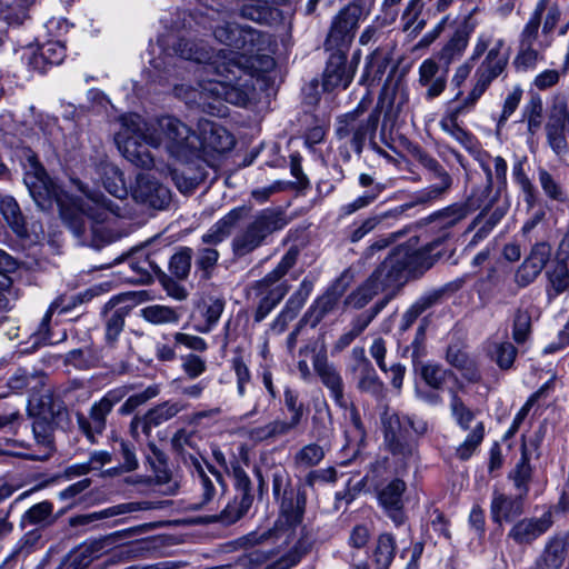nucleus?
Here are the masks:
<instances>
[{"label":"nucleus","instance_id":"1","mask_svg":"<svg viewBox=\"0 0 569 569\" xmlns=\"http://www.w3.org/2000/svg\"><path fill=\"white\" fill-rule=\"evenodd\" d=\"M174 50L181 58L202 64L198 88L176 87V96L212 116L226 114L224 101L246 106L254 90L253 77L269 72L274 67L270 54L257 50L249 52L250 56L227 49L213 53L203 46L183 39L179 40Z\"/></svg>","mask_w":569,"mask_h":569},{"label":"nucleus","instance_id":"2","mask_svg":"<svg viewBox=\"0 0 569 569\" xmlns=\"http://www.w3.org/2000/svg\"><path fill=\"white\" fill-rule=\"evenodd\" d=\"M124 124L141 134L147 146L163 147L174 160H190L200 152L198 136L176 117L163 116L146 122L138 114H129Z\"/></svg>","mask_w":569,"mask_h":569},{"label":"nucleus","instance_id":"3","mask_svg":"<svg viewBox=\"0 0 569 569\" xmlns=\"http://www.w3.org/2000/svg\"><path fill=\"white\" fill-rule=\"evenodd\" d=\"M398 99L397 111L408 101V92L405 88H385L379 97L377 106L365 117L366 104L361 101L358 107L340 116L336 123V136L340 140H347L355 152L360 154L366 141L372 140L380 121L382 108L386 102L392 107L393 100Z\"/></svg>","mask_w":569,"mask_h":569},{"label":"nucleus","instance_id":"4","mask_svg":"<svg viewBox=\"0 0 569 569\" xmlns=\"http://www.w3.org/2000/svg\"><path fill=\"white\" fill-rule=\"evenodd\" d=\"M381 426L385 447L396 460L408 463L418 457V438L427 433V421L387 408L381 415Z\"/></svg>","mask_w":569,"mask_h":569},{"label":"nucleus","instance_id":"5","mask_svg":"<svg viewBox=\"0 0 569 569\" xmlns=\"http://www.w3.org/2000/svg\"><path fill=\"white\" fill-rule=\"evenodd\" d=\"M486 53L472 78V88L469 100L481 98L492 81L506 69L510 50L506 47L503 38H495L490 31H482L477 36L472 47L471 61H478Z\"/></svg>","mask_w":569,"mask_h":569},{"label":"nucleus","instance_id":"6","mask_svg":"<svg viewBox=\"0 0 569 569\" xmlns=\"http://www.w3.org/2000/svg\"><path fill=\"white\" fill-rule=\"evenodd\" d=\"M289 223L286 212L279 208H266L256 212L240 228L231 240V251L236 258H243L262 247Z\"/></svg>","mask_w":569,"mask_h":569},{"label":"nucleus","instance_id":"7","mask_svg":"<svg viewBox=\"0 0 569 569\" xmlns=\"http://www.w3.org/2000/svg\"><path fill=\"white\" fill-rule=\"evenodd\" d=\"M299 253L296 246L290 247L276 268L252 286L254 293L261 297L254 313L256 322H261L288 293L290 286L280 280L296 266Z\"/></svg>","mask_w":569,"mask_h":569},{"label":"nucleus","instance_id":"8","mask_svg":"<svg viewBox=\"0 0 569 569\" xmlns=\"http://www.w3.org/2000/svg\"><path fill=\"white\" fill-rule=\"evenodd\" d=\"M280 505V516L273 528L256 530L243 536L240 541L246 547H253L268 541L274 542L286 531L282 522L288 528L295 527L302 521L306 508V493L303 490H296L276 500Z\"/></svg>","mask_w":569,"mask_h":569},{"label":"nucleus","instance_id":"9","mask_svg":"<svg viewBox=\"0 0 569 569\" xmlns=\"http://www.w3.org/2000/svg\"><path fill=\"white\" fill-rule=\"evenodd\" d=\"M81 214L73 217L69 222V229L72 233L87 241V233L91 232L96 234L100 231L93 222H103L109 214L120 216V209L114 206L112 201L107 199L101 193H90L87 196V200L81 204Z\"/></svg>","mask_w":569,"mask_h":569},{"label":"nucleus","instance_id":"10","mask_svg":"<svg viewBox=\"0 0 569 569\" xmlns=\"http://www.w3.org/2000/svg\"><path fill=\"white\" fill-rule=\"evenodd\" d=\"M124 395L123 389L110 390L91 405L88 416L77 411L78 427L91 443H96L97 437L103 433L108 416L112 412L114 406L123 399Z\"/></svg>","mask_w":569,"mask_h":569},{"label":"nucleus","instance_id":"11","mask_svg":"<svg viewBox=\"0 0 569 569\" xmlns=\"http://www.w3.org/2000/svg\"><path fill=\"white\" fill-rule=\"evenodd\" d=\"M213 36L219 42L246 52L262 51L267 43L264 33L251 27L229 21L216 26Z\"/></svg>","mask_w":569,"mask_h":569},{"label":"nucleus","instance_id":"12","mask_svg":"<svg viewBox=\"0 0 569 569\" xmlns=\"http://www.w3.org/2000/svg\"><path fill=\"white\" fill-rule=\"evenodd\" d=\"M477 10L478 7L475 6L471 12L463 18L461 23L443 42L442 47L436 54L438 60L437 62L449 69L452 63L459 61L463 57L469 46L470 37L477 27V21L472 19V16Z\"/></svg>","mask_w":569,"mask_h":569},{"label":"nucleus","instance_id":"13","mask_svg":"<svg viewBox=\"0 0 569 569\" xmlns=\"http://www.w3.org/2000/svg\"><path fill=\"white\" fill-rule=\"evenodd\" d=\"M403 263V254L396 248L370 274L371 281L389 298L408 282Z\"/></svg>","mask_w":569,"mask_h":569},{"label":"nucleus","instance_id":"14","mask_svg":"<svg viewBox=\"0 0 569 569\" xmlns=\"http://www.w3.org/2000/svg\"><path fill=\"white\" fill-rule=\"evenodd\" d=\"M311 351L313 369L319 376L321 382L330 391V396L335 402L342 408H347V401L343 393V380L335 365L329 362L325 349L316 350V346H306L300 349V355H307Z\"/></svg>","mask_w":569,"mask_h":569},{"label":"nucleus","instance_id":"15","mask_svg":"<svg viewBox=\"0 0 569 569\" xmlns=\"http://www.w3.org/2000/svg\"><path fill=\"white\" fill-rule=\"evenodd\" d=\"M360 16L361 9L358 6L349 4L341 9L331 22L326 40L327 48L330 50L348 48L355 37Z\"/></svg>","mask_w":569,"mask_h":569},{"label":"nucleus","instance_id":"16","mask_svg":"<svg viewBox=\"0 0 569 569\" xmlns=\"http://www.w3.org/2000/svg\"><path fill=\"white\" fill-rule=\"evenodd\" d=\"M482 170L486 173V183L481 187H477L472 190L471 194L468 197L467 201L463 203L468 206L469 212L473 210L481 209V213H479L471 224L468 227L467 231H471L477 228V226L486 217L487 212L493 208L498 201L506 200L501 197V188L498 187L493 190L492 187V171L491 168L485 162H480Z\"/></svg>","mask_w":569,"mask_h":569},{"label":"nucleus","instance_id":"17","mask_svg":"<svg viewBox=\"0 0 569 569\" xmlns=\"http://www.w3.org/2000/svg\"><path fill=\"white\" fill-rule=\"evenodd\" d=\"M200 492V500L194 505L196 509L208 506L217 496L218 487H222V477L206 460L198 461L189 457V468Z\"/></svg>","mask_w":569,"mask_h":569},{"label":"nucleus","instance_id":"18","mask_svg":"<svg viewBox=\"0 0 569 569\" xmlns=\"http://www.w3.org/2000/svg\"><path fill=\"white\" fill-rule=\"evenodd\" d=\"M132 197L137 202L158 210L167 208L171 201L170 190L149 173L137 176Z\"/></svg>","mask_w":569,"mask_h":569},{"label":"nucleus","instance_id":"19","mask_svg":"<svg viewBox=\"0 0 569 569\" xmlns=\"http://www.w3.org/2000/svg\"><path fill=\"white\" fill-rule=\"evenodd\" d=\"M448 68L436 59H425L418 68V86L425 90L423 97L430 101L440 97L448 83Z\"/></svg>","mask_w":569,"mask_h":569},{"label":"nucleus","instance_id":"20","mask_svg":"<svg viewBox=\"0 0 569 569\" xmlns=\"http://www.w3.org/2000/svg\"><path fill=\"white\" fill-rule=\"evenodd\" d=\"M423 168L429 171V179L437 180L429 187L418 191L411 203L407 204V208L433 202L446 194L452 186V178L445 170V168L431 157Z\"/></svg>","mask_w":569,"mask_h":569},{"label":"nucleus","instance_id":"21","mask_svg":"<svg viewBox=\"0 0 569 569\" xmlns=\"http://www.w3.org/2000/svg\"><path fill=\"white\" fill-rule=\"evenodd\" d=\"M423 168L429 171V179L437 180L429 187L418 191L411 203L407 204V208L433 202L446 194L452 186V178L445 170V168L431 157Z\"/></svg>","mask_w":569,"mask_h":569},{"label":"nucleus","instance_id":"22","mask_svg":"<svg viewBox=\"0 0 569 569\" xmlns=\"http://www.w3.org/2000/svg\"><path fill=\"white\" fill-rule=\"evenodd\" d=\"M449 233L446 232L442 237L420 250L411 251L406 247H398V252L403 254V269L407 273V279L418 278L422 276L427 270H429L436 261L441 257L440 252L433 253L436 247L440 244V242L448 238Z\"/></svg>","mask_w":569,"mask_h":569},{"label":"nucleus","instance_id":"23","mask_svg":"<svg viewBox=\"0 0 569 569\" xmlns=\"http://www.w3.org/2000/svg\"><path fill=\"white\" fill-rule=\"evenodd\" d=\"M350 280L351 278L347 273L341 274L335 284L311 305L301 322H309L311 327H316L327 315L336 309Z\"/></svg>","mask_w":569,"mask_h":569},{"label":"nucleus","instance_id":"24","mask_svg":"<svg viewBox=\"0 0 569 569\" xmlns=\"http://www.w3.org/2000/svg\"><path fill=\"white\" fill-rule=\"evenodd\" d=\"M179 166L170 169L171 179L182 193L192 192L204 179V161L200 152L190 160H177Z\"/></svg>","mask_w":569,"mask_h":569},{"label":"nucleus","instance_id":"25","mask_svg":"<svg viewBox=\"0 0 569 569\" xmlns=\"http://www.w3.org/2000/svg\"><path fill=\"white\" fill-rule=\"evenodd\" d=\"M24 183L34 202L46 208L56 194L54 184L48 177L44 168L34 159H29V169L24 174Z\"/></svg>","mask_w":569,"mask_h":569},{"label":"nucleus","instance_id":"26","mask_svg":"<svg viewBox=\"0 0 569 569\" xmlns=\"http://www.w3.org/2000/svg\"><path fill=\"white\" fill-rule=\"evenodd\" d=\"M480 98H475L472 101L469 100V93L465 99L461 100L453 109L446 113L439 121L441 130L452 137L463 148L471 150L475 147V139L471 133L466 131L458 123V119L461 114L472 110Z\"/></svg>","mask_w":569,"mask_h":569},{"label":"nucleus","instance_id":"27","mask_svg":"<svg viewBox=\"0 0 569 569\" xmlns=\"http://www.w3.org/2000/svg\"><path fill=\"white\" fill-rule=\"evenodd\" d=\"M356 66L347 63L346 52L336 49L328 59L322 84L326 90H335L337 88L346 89L353 79Z\"/></svg>","mask_w":569,"mask_h":569},{"label":"nucleus","instance_id":"28","mask_svg":"<svg viewBox=\"0 0 569 569\" xmlns=\"http://www.w3.org/2000/svg\"><path fill=\"white\" fill-rule=\"evenodd\" d=\"M540 441L541 437L539 435L528 439L526 437L522 438L521 457L509 475V478L513 481L516 489L521 496H526L528 492V486L532 477L530 461L533 456H537Z\"/></svg>","mask_w":569,"mask_h":569},{"label":"nucleus","instance_id":"29","mask_svg":"<svg viewBox=\"0 0 569 569\" xmlns=\"http://www.w3.org/2000/svg\"><path fill=\"white\" fill-rule=\"evenodd\" d=\"M313 290V282L305 278L296 292L288 299L283 309L270 325V331L281 335L300 312Z\"/></svg>","mask_w":569,"mask_h":569},{"label":"nucleus","instance_id":"30","mask_svg":"<svg viewBox=\"0 0 569 569\" xmlns=\"http://www.w3.org/2000/svg\"><path fill=\"white\" fill-rule=\"evenodd\" d=\"M406 489V482L396 478L382 485L378 490L379 503L397 526H400L405 521L402 496Z\"/></svg>","mask_w":569,"mask_h":569},{"label":"nucleus","instance_id":"31","mask_svg":"<svg viewBox=\"0 0 569 569\" xmlns=\"http://www.w3.org/2000/svg\"><path fill=\"white\" fill-rule=\"evenodd\" d=\"M200 149L224 152L233 147V137L219 123L201 119L198 123Z\"/></svg>","mask_w":569,"mask_h":569},{"label":"nucleus","instance_id":"32","mask_svg":"<svg viewBox=\"0 0 569 569\" xmlns=\"http://www.w3.org/2000/svg\"><path fill=\"white\" fill-rule=\"evenodd\" d=\"M129 116L122 117V126L126 129L127 138L123 144L120 147L124 158L132 164L142 169L156 168V161L149 149L143 137L139 133L133 132L130 128L124 124V119Z\"/></svg>","mask_w":569,"mask_h":569},{"label":"nucleus","instance_id":"33","mask_svg":"<svg viewBox=\"0 0 569 569\" xmlns=\"http://www.w3.org/2000/svg\"><path fill=\"white\" fill-rule=\"evenodd\" d=\"M251 208L248 206H239L231 209L202 236V242L208 244H218L227 239L237 228L239 222L250 214Z\"/></svg>","mask_w":569,"mask_h":569},{"label":"nucleus","instance_id":"34","mask_svg":"<svg viewBox=\"0 0 569 569\" xmlns=\"http://www.w3.org/2000/svg\"><path fill=\"white\" fill-rule=\"evenodd\" d=\"M551 525L550 512H546L539 518H525L511 527L508 538L512 539L517 545H530L543 535Z\"/></svg>","mask_w":569,"mask_h":569},{"label":"nucleus","instance_id":"35","mask_svg":"<svg viewBox=\"0 0 569 569\" xmlns=\"http://www.w3.org/2000/svg\"><path fill=\"white\" fill-rule=\"evenodd\" d=\"M567 538L562 536L550 537L536 558L531 569H560L567 557Z\"/></svg>","mask_w":569,"mask_h":569},{"label":"nucleus","instance_id":"36","mask_svg":"<svg viewBox=\"0 0 569 569\" xmlns=\"http://www.w3.org/2000/svg\"><path fill=\"white\" fill-rule=\"evenodd\" d=\"M523 496L519 493L517 497L507 496L495 491L490 505V513L493 522L502 523L511 521L523 512Z\"/></svg>","mask_w":569,"mask_h":569},{"label":"nucleus","instance_id":"37","mask_svg":"<svg viewBox=\"0 0 569 569\" xmlns=\"http://www.w3.org/2000/svg\"><path fill=\"white\" fill-rule=\"evenodd\" d=\"M198 437L194 431L179 429L171 438L173 451L181 458L183 465L189 468V457L204 461L198 450Z\"/></svg>","mask_w":569,"mask_h":569},{"label":"nucleus","instance_id":"38","mask_svg":"<svg viewBox=\"0 0 569 569\" xmlns=\"http://www.w3.org/2000/svg\"><path fill=\"white\" fill-rule=\"evenodd\" d=\"M198 309L203 320L196 322L193 329L199 333H208L219 321L224 309V300L210 297L203 300Z\"/></svg>","mask_w":569,"mask_h":569},{"label":"nucleus","instance_id":"39","mask_svg":"<svg viewBox=\"0 0 569 569\" xmlns=\"http://www.w3.org/2000/svg\"><path fill=\"white\" fill-rule=\"evenodd\" d=\"M128 313V308L118 307V302L113 299L104 306L106 339L108 342L113 343L117 341L119 335L123 330L124 320Z\"/></svg>","mask_w":569,"mask_h":569},{"label":"nucleus","instance_id":"40","mask_svg":"<svg viewBox=\"0 0 569 569\" xmlns=\"http://www.w3.org/2000/svg\"><path fill=\"white\" fill-rule=\"evenodd\" d=\"M32 431H33L34 440L42 448V452L37 456H32L31 458L34 460L47 459L53 451V425H52V422L43 416H38L33 419Z\"/></svg>","mask_w":569,"mask_h":569},{"label":"nucleus","instance_id":"41","mask_svg":"<svg viewBox=\"0 0 569 569\" xmlns=\"http://www.w3.org/2000/svg\"><path fill=\"white\" fill-rule=\"evenodd\" d=\"M99 171L106 190L120 200L126 199L129 192L121 170L112 163L101 162Z\"/></svg>","mask_w":569,"mask_h":569},{"label":"nucleus","instance_id":"42","mask_svg":"<svg viewBox=\"0 0 569 569\" xmlns=\"http://www.w3.org/2000/svg\"><path fill=\"white\" fill-rule=\"evenodd\" d=\"M253 497H241L236 495L231 501L218 515L210 518V521L220 522L224 526L232 525L240 520L251 508Z\"/></svg>","mask_w":569,"mask_h":569},{"label":"nucleus","instance_id":"43","mask_svg":"<svg viewBox=\"0 0 569 569\" xmlns=\"http://www.w3.org/2000/svg\"><path fill=\"white\" fill-rule=\"evenodd\" d=\"M468 214V206L455 203L430 214L426 218V223H435L439 229L448 230L462 221Z\"/></svg>","mask_w":569,"mask_h":569},{"label":"nucleus","instance_id":"44","mask_svg":"<svg viewBox=\"0 0 569 569\" xmlns=\"http://www.w3.org/2000/svg\"><path fill=\"white\" fill-rule=\"evenodd\" d=\"M566 260V258H558L546 273L549 282L547 295L550 299L569 291V269Z\"/></svg>","mask_w":569,"mask_h":569},{"label":"nucleus","instance_id":"45","mask_svg":"<svg viewBox=\"0 0 569 569\" xmlns=\"http://www.w3.org/2000/svg\"><path fill=\"white\" fill-rule=\"evenodd\" d=\"M0 212L17 236H27L26 220L14 198L10 196L0 197Z\"/></svg>","mask_w":569,"mask_h":569},{"label":"nucleus","instance_id":"46","mask_svg":"<svg viewBox=\"0 0 569 569\" xmlns=\"http://www.w3.org/2000/svg\"><path fill=\"white\" fill-rule=\"evenodd\" d=\"M93 298V292L91 290H87L84 292L73 295L69 298H58L56 299L47 310L39 329V333L47 332L49 328V323L51 321V317L57 309H61V312H68L69 310L76 308L78 305L90 301Z\"/></svg>","mask_w":569,"mask_h":569},{"label":"nucleus","instance_id":"47","mask_svg":"<svg viewBox=\"0 0 569 569\" xmlns=\"http://www.w3.org/2000/svg\"><path fill=\"white\" fill-rule=\"evenodd\" d=\"M140 316L147 322L156 326L176 325L181 317L176 308L163 305L147 306L140 310Z\"/></svg>","mask_w":569,"mask_h":569},{"label":"nucleus","instance_id":"48","mask_svg":"<svg viewBox=\"0 0 569 569\" xmlns=\"http://www.w3.org/2000/svg\"><path fill=\"white\" fill-rule=\"evenodd\" d=\"M186 408L187 405L182 403L181 401H164L159 403L158 406L147 411V428H154L171 420Z\"/></svg>","mask_w":569,"mask_h":569},{"label":"nucleus","instance_id":"49","mask_svg":"<svg viewBox=\"0 0 569 569\" xmlns=\"http://www.w3.org/2000/svg\"><path fill=\"white\" fill-rule=\"evenodd\" d=\"M441 291H435L420 297L413 305L401 317L400 330L407 331L415 321L422 315L427 309L435 306L441 298Z\"/></svg>","mask_w":569,"mask_h":569},{"label":"nucleus","instance_id":"50","mask_svg":"<svg viewBox=\"0 0 569 569\" xmlns=\"http://www.w3.org/2000/svg\"><path fill=\"white\" fill-rule=\"evenodd\" d=\"M545 130L569 132V110L566 98L563 96H556L553 98Z\"/></svg>","mask_w":569,"mask_h":569},{"label":"nucleus","instance_id":"51","mask_svg":"<svg viewBox=\"0 0 569 569\" xmlns=\"http://www.w3.org/2000/svg\"><path fill=\"white\" fill-rule=\"evenodd\" d=\"M396 556V540L390 533H381L373 550V561L377 569H389Z\"/></svg>","mask_w":569,"mask_h":569},{"label":"nucleus","instance_id":"52","mask_svg":"<svg viewBox=\"0 0 569 569\" xmlns=\"http://www.w3.org/2000/svg\"><path fill=\"white\" fill-rule=\"evenodd\" d=\"M130 269L136 273V281H149L152 274L162 273L154 257L148 254H137L128 260Z\"/></svg>","mask_w":569,"mask_h":569},{"label":"nucleus","instance_id":"53","mask_svg":"<svg viewBox=\"0 0 569 569\" xmlns=\"http://www.w3.org/2000/svg\"><path fill=\"white\" fill-rule=\"evenodd\" d=\"M325 458V450L318 443H308L300 448L293 456V466L306 470L318 466Z\"/></svg>","mask_w":569,"mask_h":569},{"label":"nucleus","instance_id":"54","mask_svg":"<svg viewBox=\"0 0 569 569\" xmlns=\"http://www.w3.org/2000/svg\"><path fill=\"white\" fill-rule=\"evenodd\" d=\"M422 0H409L402 14L401 21L403 23L405 31H411L413 33H419L422 31L427 24L425 19H420V14L423 9Z\"/></svg>","mask_w":569,"mask_h":569},{"label":"nucleus","instance_id":"55","mask_svg":"<svg viewBox=\"0 0 569 569\" xmlns=\"http://www.w3.org/2000/svg\"><path fill=\"white\" fill-rule=\"evenodd\" d=\"M545 47L518 44L513 64L518 70L533 69L545 59Z\"/></svg>","mask_w":569,"mask_h":569},{"label":"nucleus","instance_id":"56","mask_svg":"<svg viewBox=\"0 0 569 569\" xmlns=\"http://www.w3.org/2000/svg\"><path fill=\"white\" fill-rule=\"evenodd\" d=\"M357 380V388L372 396H380L383 390V382L378 377L373 366L362 368V370L352 372Z\"/></svg>","mask_w":569,"mask_h":569},{"label":"nucleus","instance_id":"57","mask_svg":"<svg viewBox=\"0 0 569 569\" xmlns=\"http://www.w3.org/2000/svg\"><path fill=\"white\" fill-rule=\"evenodd\" d=\"M381 290L376 286L369 277L361 286L352 291L345 300L347 307L355 309H361L368 305L372 298L378 295Z\"/></svg>","mask_w":569,"mask_h":569},{"label":"nucleus","instance_id":"58","mask_svg":"<svg viewBox=\"0 0 569 569\" xmlns=\"http://www.w3.org/2000/svg\"><path fill=\"white\" fill-rule=\"evenodd\" d=\"M517 352V348L509 341L493 342L489 349L491 359L502 370H508L512 367Z\"/></svg>","mask_w":569,"mask_h":569},{"label":"nucleus","instance_id":"59","mask_svg":"<svg viewBox=\"0 0 569 569\" xmlns=\"http://www.w3.org/2000/svg\"><path fill=\"white\" fill-rule=\"evenodd\" d=\"M385 186L382 183L375 184L372 188H370V190L366 191L353 201L343 204L340 208V217H348L361 209L369 207L379 198Z\"/></svg>","mask_w":569,"mask_h":569},{"label":"nucleus","instance_id":"60","mask_svg":"<svg viewBox=\"0 0 569 569\" xmlns=\"http://www.w3.org/2000/svg\"><path fill=\"white\" fill-rule=\"evenodd\" d=\"M485 437V425L478 421L465 441L460 443L456 449V455L460 460H468L477 448L480 446Z\"/></svg>","mask_w":569,"mask_h":569},{"label":"nucleus","instance_id":"61","mask_svg":"<svg viewBox=\"0 0 569 569\" xmlns=\"http://www.w3.org/2000/svg\"><path fill=\"white\" fill-rule=\"evenodd\" d=\"M543 106L539 96H532L523 108V119L527 121L528 134L533 137L542 123Z\"/></svg>","mask_w":569,"mask_h":569},{"label":"nucleus","instance_id":"62","mask_svg":"<svg viewBox=\"0 0 569 569\" xmlns=\"http://www.w3.org/2000/svg\"><path fill=\"white\" fill-rule=\"evenodd\" d=\"M53 505L49 501L36 503L23 515V522L32 526L47 525L51 522Z\"/></svg>","mask_w":569,"mask_h":569},{"label":"nucleus","instance_id":"63","mask_svg":"<svg viewBox=\"0 0 569 569\" xmlns=\"http://www.w3.org/2000/svg\"><path fill=\"white\" fill-rule=\"evenodd\" d=\"M192 259V249L184 247L174 253L169 261L170 271L178 279H186L190 272Z\"/></svg>","mask_w":569,"mask_h":569},{"label":"nucleus","instance_id":"64","mask_svg":"<svg viewBox=\"0 0 569 569\" xmlns=\"http://www.w3.org/2000/svg\"><path fill=\"white\" fill-rule=\"evenodd\" d=\"M531 332V315L528 310L517 309L513 316L512 338L517 343L525 342Z\"/></svg>","mask_w":569,"mask_h":569}]
</instances>
